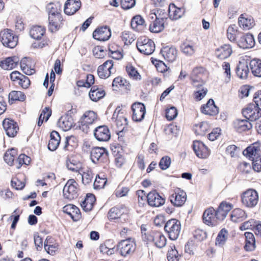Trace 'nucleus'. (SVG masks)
Wrapping results in <instances>:
<instances>
[{"label":"nucleus","instance_id":"obj_13","mask_svg":"<svg viewBox=\"0 0 261 261\" xmlns=\"http://www.w3.org/2000/svg\"><path fill=\"white\" fill-rule=\"evenodd\" d=\"M147 241L152 242L156 247L162 248L165 246L167 239L162 232L152 231L151 236L147 237Z\"/></svg>","mask_w":261,"mask_h":261},{"label":"nucleus","instance_id":"obj_32","mask_svg":"<svg viewBox=\"0 0 261 261\" xmlns=\"http://www.w3.org/2000/svg\"><path fill=\"white\" fill-rule=\"evenodd\" d=\"M78 173L82 177V181L83 184L87 185L92 182L93 174L90 169L88 167H83Z\"/></svg>","mask_w":261,"mask_h":261},{"label":"nucleus","instance_id":"obj_28","mask_svg":"<svg viewBox=\"0 0 261 261\" xmlns=\"http://www.w3.org/2000/svg\"><path fill=\"white\" fill-rule=\"evenodd\" d=\"M249 72L248 62L244 60L240 61L236 69L237 76L241 79H246L248 77Z\"/></svg>","mask_w":261,"mask_h":261},{"label":"nucleus","instance_id":"obj_49","mask_svg":"<svg viewBox=\"0 0 261 261\" xmlns=\"http://www.w3.org/2000/svg\"><path fill=\"white\" fill-rule=\"evenodd\" d=\"M228 235L227 230L225 228L222 229L216 239V245L219 247L223 246L228 238Z\"/></svg>","mask_w":261,"mask_h":261},{"label":"nucleus","instance_id":"obj_3","mask_svg":"<svg viewBox=\"0 0 261 261\" xmlns=\"http://www.w3.org/2000/svg\"><path fill=\"white\" fill-rule=\"evenodd\" d=\"M137 47L141 53L149 55L154 51L155 44L151 39L141 37L137 40Z\"/></svg>","mask_w":261,"mask_h":261},{"label":"nucleus","instance_id":"obj_42","mask_svg":"<svg viewBox=\"0 0 261 261\" xmlns=\"http://www.w3.org/2000/svg\"><path fill=\"white\" fill-rule=\"evenodd\" d=\"M235 128L239 132H242L250 129L252 124L247 120H236L234 122Z\"/></svg>","mask_w":261,"mask_h":261},{"label":"nucleus","instance_id":"obj_53","mask_svg":"<svg viewBox=\"0 0 261 261\" xmlns=\"http://www.w3.org/2000/svg\"><path fill=\"white\" fill-rule=\"evenodd\" d=\"M113 87H124L126 89H129L130 85L129 83L122 77H117L115 78L112 83Z\"/></svg>","mask_w":261,"mask_h":261},{"label":"nucleus","instance_id":"obj_18","mask_svg":"<svg viewBox=\"0 0 261 261\" xmlns=\"http://www.w3.org/2000/svg\"><path fill=\"white\" fill-rule=\"evenodd\" d=\"M94 135L99 141H107L111 138L109 129L105 125L97 127L95 129Z\"/></svg>","mask_w":261,"mask_h":261},{"label":"nucleus","instance_id":"obj_43","mask_svg":"<svg viewBox=\"0 0 261 261\" xmlns=\"http://www.w3.org/2000/svg\"><path fill=\"white\" fill-rule=\"evenodd\" d=\"M72 124L71 118L67 116L61 117L58 122L59 127L64 131L69 130L71 128Z\"/></svg>","mask_w":261,"mask_h":261},{"label":"nucleus","instance_id":"obj_50","mask_svg":"<svg viewBox=\"0 0 261 261\" xmlns=\"http://www.w3.org/2000/svg\"><path fill=\"white\" fill-rule=\"evenodd\" d=\"M239 34L238 28L236 24L230 25L227 29V37L230 41H234Z\"/></svg>","mask_w":261,"mask_h":261},{"label":"nucleus","instance_id":"obj_23","mask_svg":"<svg viewBox=\"0 0 261 261\" xmlns=\"http://www.w3.org/2000/svg\"><path fill=\"white\" fill-rule=\"evenodd\" d=\"M161 53L164 58L169 62H173L177 58L178 51L175 47L165 46L163 47Z\"/></svg>","mask_w":261,"mask_h":261},{"label":"nucleus","instance_id":"obj_21","mask_svg":"<svg viewBox=\"0 0 261 261\" xmlns=\"http://www.w3.org/2000/svg\"><path fill=\"white\" fill-rule=\"evenodd\" d=\"M238 23L240 27L244 30H248L252 28L255 24L252 16L243 14L238 18Z\"/></svg>","mask_w":261,"mask_h":261},{"label":"nucleus","instance_id":"obj_60","mask_svg":"<svg viewBox=\"0 0 261 261\" xmlns=\"http://www.w3.org/2000/svg\"><path fill=\"white\" fill-rule=\"evenodd\" d=\"M121 38L125 45H129L135 40L134 36L128 32H123Z\"/></svg>","mask_w":261,"mask_h":261},{"label":"nucleus","instance_id":"obj_9","mask_svg":"<svg viewBox=\"0 0 261 261\" xmlns=\"http://www.w3.org/2000/svg\"><path fill=\"white\" fill-rule=\"evenodd\" d=\"M217 217V213L213 207L206 209L203 214V222L208 226L217 225L220 221Z\"/></svg>","mask_w":261,"mask_h":261},{"label":"nucleus","instance_id":"obj_7","mask_svg":"<svg viewBox=\"0 0 261 261\" xmlns=\"http://www.w3.org/2000/svg\"><path fill=\"white\" fill-rule=\"evenodd\" d=\"M136 243L134 240L128 239L122 240L118 245V248L122 256H126L133 253L136 249Z\"/></svg>","mask_w":261,"mask_h":261},{"label":"nucleus","instance_id":"obj_19","mask_svg":"<svg viewBox=\"0 0 261 261\" xmlns=\"http://www.w3.org/2000/svg\"><path fill=\"white\" fill-rule=\"evenodd\" d=\"M111 36L110 29L107 27H101L96 29L93 33L95 39L101 41L108 40Z\"/></svg>","mask_w":261,"mask_h":261},{"label":"nucleus","instance_id":"obj_51","mask_svg":"<svg viewBox=\"0 0 261 261\" xmlns=\"http://www.w3.org/2000/svg\"><path fill=\"white\" fill-rule=\"evenodd\" d=\"M209 129V124L206 122H200L196 124L194 126L195 133L201 136L205 135Z\"/></svg>","mask_w":261,"mask_h":261},{"label":"nucleus","instance_id":"obj_46","mask_svg":"<svg viewBox=\"0 0 261 261\" xmlns=\"http://www.w3.org/2000/svg\"><path fill=\"white\" fill-rule=\"evenodd\" d=\"M252 74L257 77H261V60L253 59L249 63Z\"/></svg>","mask_w":261,"mask_h":261},{"label":"nucleus","instance_id":"obj_30","mask_svg":"<svg viewBox=\"0 0 261 261\" xmlns=\"http://www.w3.org/2000/svg\"><path fill=\"white\" fill-rule=\"evenodd\" d=\"M232 54V49L230 45L224 44L217 48L215 50L217 57L223 60L229 57Z\"/></svg>","mask_w":261,"mask_h":261},{"label":"nucleus","instance_id":"obj_14","mask_svg":"<svg viewBox=\"0 0 261 261\" xmlns=\"http://www.w3.org/2000/svg\"><path fill=\"white\" fill-rule=\"evenodd\" d=\"M112 119L115 120V124L119 131H122L127 124V119L120 108H117L113 113Z\"/></svg>","mask_w":261,"mask_h":261},{"label":"nucleus","instance_id":"obj_20","mask_svg":"<svg viewBox=\"0 0 261 261\" xmlns=\"http://www.w3.org/2000/svg\"><path fill=\"white\" fill-rule=\"evenodd\" d=\"M204 69L201 67L194 68L191 75L192 84L195 87L199 88L203 85L204 82L202 80Z\"/></svg>","mask_w":261,"mask_h":261},{"label":"nucleus","instance_id":"obj_52","mask_svg":"<svg viewBox=\"0 0 261 261\" xmlns=\"http://www.w3.org/2000/svg\"><path fill=\"white\" fill-rule=\"evenodd\" d=\"M16 155L17 151L15 149L12 148L8 150L4 154V161L8 165L12 166Z\"/></svg>","mask_w":261,"mask_h":261},{"label":"nucleus","instance_id":"obj_27","mask_svg":"<svg viewBox=\"0 0 261 261\" xmlns=\"http://www.w3.org/2000/svg\"><path fill=\"white\" fill-rule=\"evenodd\" d=\"M66 166L69 170L77 172L83 167L81 163L77 159L76 156L73 155L68 156Z\"/></svg>","mask_w":261,"mask_h":261},{"label":"nucleus","instance_id":"obj_37","mask_svg":"<svg viewBox=\"0 0 261 261\" xmlns=\"http://www.w3.org/2000/svg\"><path fill=\"white\" fill-rule=\"evenodd\" d=\"M19 59L16 57H9L1 63V66L5 70H11L17 66Z\"/></svg>","mask_w":261,"mask_h":261},{"label":"nucleus","instance_id":"obj_55","mask_svg":"<svg viewBox=\"0 0 261 261\" xmlns=\"http://www.w3.org/2000/svg\"><path fill=\"white\" fill-rule=\"evenodd\" d=\"M168 261H179V255L175 246H171L167 253Z\"/></svg>","mask_w":261,"mask_h":261},{"label":"nucleus","instance_id":"obj_5","mask_svg":"<svg viewBox=\"0 0 261 261\" xmlns=\"http://www.w3.org/2000/svg\"><path fill=\"white\" fill-rule=\"evenodd\" d=\"M78 184L73 179H69L64 187V197L68 199H73L77 196Z\"/></svg>","mask_w":261,"mask_h":261},{"label":"nucleus","instance_id":"obj_25","mask_svg":"<svg viewBox=\"0 0 261 261\" xmlns=\"http://www.w3.org/2000/svg\"><path fill=\"white\" fill-rule=\"evenodd\" d=\"M80 0H67L64 6V12L68 15L74 14L81 7Z\"/></svg>","mask_w":261,"mask_h":261},{"label":"nucleus","instance_id":"obj_54","mask_svg":"<svg viewBox=\"0 0 261 261\" xmlns=\"http://www.w3.org/2000/svg\"><path fill=\"white\" fill-rule=\"evenodd\" d=\"M180 48L182 53L188 56L193 55L195 52L194 46L188 43H183L181 45Z\"/></svg>","mask_w":261,"mask_h":261},{"label":"nucleus","instance_id":"obj_36","mask_svg":"<svg viewBox=\"0 0 261 261\" xmlns=\"http://www.w3.org/2000/svg\"><path fill=\"white\" fill-rule=\"evenodd\" d=\"M107 152L105 148L102 147H96L92 149L91 152V159L93 162L95 163L101 158L107 156Z\"/></svg>","mask_w":261,"mask_h":261},{"label":"nucleus","instance_id":"obj_11","mask_svg":"<svg viewBox=\"0 0 261 261\" xmlns=\"http://www.w3.org/2000/svg\"><path fill=\"white\" fill-rule=\"evenodd\" d=\"M132 119L134 121L139 122L144 119L146 113V109L144 104L141 102H135L132 106Z\"/></svg>","mask_w":261,"mask_h":261},{"label":"nucleus","instance_id":"obj_35","mask_svg":"<svg viewBox=\"0 0 261 261\" xmlns=\"http://www.w3.org/2000/svg\"><path fill=\"white\" fill-rule=\"evenodd\" d=\"M97 118L96 114L93 111H88L82 117L80 123L82 126L86 127L92 124Z\"/></svg>","mask_w":261,"mask_h":261},{"label":"nucleus","instance_id":"obj_22","mask_svg":"<svg viewBox=\"0 0 261 261\" xmlns=\"http://www.w3.org/2000/svg\"><path fill=\"white\" fill-rule=\"evenodd\" d=\"M62 20L63 19L61 14L49 15V30L51 32H55L59 30L62 25Z\"/></svg>","mask_w":261,"mask_h":261},{"label":"nucleus","instance_id":"obj_12","mask_svg":"<svg viewBox=\"0 0 261 261\" xmlns=\"http://www.w3.org/2000/svg\"><path fill=\"white\" fill-rule=\"evenodd\" d=\"M193 148L196 155L201 159H206L210 155V151L204 143L200 141L193 142Z\"/></svg>","mask_w":261,"mask_h":261},{"label":"nucleus","instance_id":"obj_8","mask_svg":"<svg viewBox=\"0 0 261 261\" xmlns=\"http://www.w3.org/2000/svg\"><path fill=\"white\" fill-rule=\"evenodd\" d=\"M187 198V194L184 190L176 188L170 196V201L174 206L180 207L185 204Z\"/></svg>","mask_w":261,"mask_h":261},{"label":"nucleus","instance_id":"obj_48","mask_svg":"<svg viewBox=\"0 0 261 261\" xmlns=\"http://www.w3.org/2000/svg\"><path fill=\"white\" fill-rule=\"evenodd\" d=\"M95 201L94 195H87L85 200L81 203V206L85 211H90L92 210Z\"/></svg>","mask_w":261,"mask_h":261},{"label":"nucleus","instance_id":"obj_17","mask_svg":"<svg viewBox=\"0 0 261 261\" xmlns=\"http://www.w3.org/2000/svg\"><path fill=\"white\" fill-rule=\"evenodd\" d=\"M146 197L148 204L152 207H159L165 203V199L155 191L149 192Z\"/></svg>","mask_w":261,"mask_h":261},{"label":"nucleus","instance_id":"obj_63","mask_svg":"<svg viewBox=\"0 0 261 261\" xmlns=\"http://www.w3.org/2000/svg\"><path fill=\"white\" fill-rule=\"evenodd\" d=\"M107 182V179L105 177H100L99 175L96 176L93 186L95 189L103 188Z\"/></svg>","mask_w":261,"mask_h":261},{"label":"nucleus","instance_id":"obj_64","mask_svg":"<svg viewBox=\"0 0 261 261\" xmlns=\"http://www.w3.org/2000/svg\"><path fill=\"white\" fill-rule=\"evenodd\" d=\"M17 162L18 164L17 166V168L19 169L23 164L26 165H29L31 162V159L28 156L24 154H21L18 158Z\"/></svg>","mask_w":261,"mask_h":261},{"label":"nucleus","instance_id":"obj_10","mask_svg":"<svg viewBox=\"0 0 261 261\" xmlns=\"http://www.w3.org/2000/svg\"><path fill=\"white\" fill-rule=\"evenodd\" d=\"M261 143L257 141L252 143L243 152V154L250 160L257 159L261 155Z\"/></svg>","mask_w":261,"mask_h":261},{"label":"nucleus","instance_id":"obj_4","mask_svg":"<svg viewBox=\"0 0 261 261\" xmlns=\"http://www.w3.org/2000/svg\"><path fill=\"white\" fill-rule=\"evenodd\" d=\"M0 40L4 46L14 48L17 44V37L13 34L12 31L6 29L0 32Z\"/></svg>","mask_w":261,"mask_h":261},{"label":"nucleus","instance_id":"obj_33","mask_svg":"<svg viewBox=\"0 0 261 261\" xmlns=\"http://www.w3.org/2000/svg\"><path fill=\"white\" fill-rule=\"evenodd\" d=\"M20 66L22 72L27 75H32L35 72L32 61L29 58H23L20 61Z\"/></svg>","mask_w":261,"mask_h":261},{"label":"nucleus","instance_id":"obj_34","mask_svg":"<svg viewBox=\"0 0 261 261\" xmlns=\"http://www.w3.org/2000/svg\"><path fill=\"white\" fill-rule=\"evenodd\" d=\"M50 137L48 148L51 151H55L60 144L61 138L59 133L56 131H53L50 133Z\"/></svg>","mask_w":261,"mask_h":261},{"label":"nucleus","instance_id":"obj_59","mask_svg":"<svg viewBox=\"0 0 261 261\" xmlns=\"http://www.w3.org/2000/svg\"><path fill=\"white\" fill-rule=\"evenodd\" d=\"M222 68L224 70V81L226 83H228L230 82L231 79V70L230 66L229 63L224 62L222 65Z\"/></svg>","mask_w":261,"mask_h":261},{"label":"nucleus","instance_id":"obj_57","mask_svg":"<svg viewBox=\"0 0 261 261\" xmlns=\"http://www.w3.org/2000/svg\"><path fill=\"white\" fill-rule=\"evenodd\" d=\"M50 239H48L47 238L44 242V249L45 251L50 255H54L56 251L58 250V245L56 244H51L49 242Z\"/></svg>","mask_w":261,"mask_h":261},{"label":"nucleus","instance_id":"obj_44","mask_svg":"<svg viewBox=\"0 0 261 261\" xmlns=\"http://www.w3.org/2000/svg\"><path fill=\"white\" fill-rule=\"evenodd\" d=\"M244 235L246 238V250L249 251L254 250L255 248V240L253 234L250 232H246Z\"/></svg>","mask_w":261,"mask_h":261},{"label":"nucleus","instance_id":"obj_15","mask_svg":"<svg viewBox=\"0 0 261 261\" xmlns=\"http://www.w3.org/2000/svg\"><path fill=\"white\" fill-rule=\"evenodd\" d=\"M113 65L112 60H108L102 65H100L97 69V73L99 77L101 79L109 77L112 72Z\"/></svg>","mask_w":261,"mask_h":261},{"label":"nucleus","instance_id":"obj_47","mask_svg":"<svg viewBox=\"0 0 261 261\" xmlns=\"http://www.w3.org/2000/svg\"><path fill=\"white\" fill-rule=\"evenodd\" d=\"M247 215L245 212L241 208H236L231 214V219L234 222L242 221L246 219Z\"/></svg>","mask_w":261,"mask_h":261},{"label":"nucleus","instance_id":"obj_29","mask_svg":"<svg viewBox=\"0 0 261 261\" xmlns=\"http://www.w3.org/2000/svg\"><path fill=\"white\" fill-rule=\"evenodd\" d=\"M63 212L69 215L73 221L78 220L81 217L79 208L72 204H67L63 207Z\"/></svg>","mask_w":261,"mask_h":261},{"label":"nucleus","instance_id":"obj_39","mask_svg":"<svg viewBox=\"0 0 261 261\" xmlns=\"http://www.w3.org/2000/svg\"><path fill=\"white\" fill-rule=\"evenodd\" d=\"M105 94L106 93L103 90L95 86L92 87L89 94L90 99L94 101H97L102 98Z\"/></svg>","mask_w":261,"mask_h":261},{"label":"nucleus","instance_id":"obj_1","mask_svg":"<svg viewBox=\"0 0 261 261\" xmlns=\"http://www.w3.org/2000/svg\"><path fill=\"white\" fill-rule=\"evenodd\" d=\"M241 202L245 207L254 208L259 202L258 193L254 189H248L241 194Z\"/></svg>","mask_w":261,"mask_h":261},{"label":"nucleus","instance_id":"obj_2","mask_svg":"<svg viewBox=\"0 0 261 261\" xmlns=\"http://www.w3.org/2000/svg\"><path fill=\"white\" fill-rule=\"evenodd\" d=\"M164 229L170 240H176L181 232L180 222L175 219H170L166 222Z\"/></svg>","mask_w":261,"mask_h":261},{"label":"nucleus","instance_id":"obj_31","mask_svg":"<svg viewBox=\"0 0 261 261\" xmlns=\"http://www.w3.org/2000/svg\"><path fill=\"white\" fill-rule=\"evenodd\" d=\"M202 113L208 115H215L218 113V108L215 106L213 99H209L206 105L201 108Z\"/></svg>","mask_w":261,"mask_h":261},{"label":"nucleus","instance_id":"obj_16","mask_svg":"<svg viewBox=\"0 0 261 261\" xmlns=\"http://www.w3.org/2000/svg\"><path fill=\"white\" fill-rule=\"evenodd\" d=\"M3 125L7 135L11 137L15 136L19 129L16 122L9 118L3 120Z\"/></svg>","mask_w":261,"mask_h":261},{"label":"nucleus","instance_id":"obj_6","mask_svg":"<svg viewBox=\"0 0 261 261\" xmlns=\"http://www.w3.org/2000/svg\"><path fill=\"white\" fill-rule=\"evenodd\" d=\"M242 114L247 119L255 121L261 117V109L254 103H250L242 110Z\"/></svg>","mask_w":261,"mask_h":261},{"label":"nucleus","instance_id":"obj_56","mask_svg":"<svg viewBox=\"0 0 261 261\" xmlns=\"http://www.w3.org/2000/svg\"><path fill=\"white\" fill-rule=\"evenodd\" d=\"M9 98L13 101H23L25 99V96L21 91H13L9 93Z\"/></svg>","mask_w":261,"mask_h":261},{"label":"nucleus","instance_id":"obj_41","mask_svg":"<svg viewBox=\"0 0 261 261\" xmlns=\"http://www.w3.org/2000/svg\"><path fill=\"white\" fill-rule=\"evenodd\" d=\"M131 26L134 30L141 31L144 28L145 21L140 15H136L132 19Z\"/></svg>","mask_w":261,"mask_h":261},{"label":"nucleus","instance_id":"obj_24","mask_svg":"<svg viewBox=\"0 0 261 261\" xmlns=\"http://www.w3.org/2000/svg\"><path fill=\"white\" fill-rule=\"evenodd\" d=\"M237 42L238 45L243 48H250L255 45L254 37L249 33L243 35Z\"/></svg>","mask_w":261,"mask_h":261},{"label":"nucleus","instance_id":"obj_38","mask_svg":"<svg viewBox=\"0 0 261 261\" xmlns=\"http://www.w3.org/2000/svg\"><path fill=\"white\" fill-rule=\"evenodd\" d=\"M169 17L173 20L180 18L184 14V11L179 8H177L174 4H170L168 9Z\"/></svg>","mask_w":261,"mask_h":261},{"label":"nucleus","instance_id":"obj_62","mask_svg":"<svg viewBox=\"0 0 261 261\" xmlns=\"http://www.w3.org/2000/svg\"><path fill=\"white\" fill-rule=\"evenodd\" d=\"M177 110L174 107H171L166 110V117L168 120H172L177 116Z\"/></svg>","mask_w":261,"mask_h":261},{"label":"nucleus","instance_id":"obj_45","mask_svg":"<svg viewBox=\"0 0 261 261\" xmlns=\"http://www.w3.org/2000/svg\"><path fill=\"white\" fill-rule=\"evenodd\" d=\"M45 33V29L41 26H34L30 31L31 37L36 40L40 39Z\"/></svg>","mask_w":261,"mask_h":261},{"label":"nucleus","instance_id":"obj_58","mask_svg":"<svg viewBox=\"0 0 261 261\" xmlns=\"http://www.w3.org/2000/svg\"><path fill=\"white\" fill-rule=\"evenodd\" d=\"M126 71L129 76L135 80H140L141 76L136 70L132 65H129L126 66Z\"/></svg>","mask_w":261,"mask_h":261},{"label":"nucleus","instance_id":"obj_61","mask_svg":"<svg viewBox=\"0 0 261 261\" xmlns=\"http://www.w3.org/2000/svg\"><path fill=\"white\" fill-rule=\"evenodd\" d=\"M122 213L121 210L116 207L111 208L109 212V218L111 220H115L121 217Z\"/></svg>","mask_w":261,"mask_h":261},{"label":"nucleus","instance_id":"obj_26","mask_svg":"<svg viewBox=\"0 0 261 261\" xmlns=\"http://www.w3.org/2000/svg\"><path fill=\"white\" fill-rule=\"evenodd\" d=\"M232 205L226 201H222L219 205L216 212L218 218L220 221H223L227 215L228 212L232 209Z\"/></svg>","mask_w":261,"mask_h":261},{"label":"nucleus","instance_id":"obj_40","mask_svg":"<svg viewBox=\"0 0 261 261\" xmlns=\"http://www.w3.org/2000/svg\"><path fill=\"white\" fill-rule=\"evenodd\" d=\"M165 19L163 18H157L153 21L149 27V30L153 33H159L164 28Z\"/></svg>","mask_w":261,"mask_h":261}]
</instances>
